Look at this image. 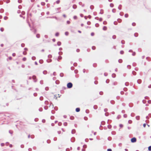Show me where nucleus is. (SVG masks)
<instances>
[{"mask_svg":"<svg viewBox=\"0 0 151 151\" xmlns=\"http://www.w3.org/2000/svg\"><path fill=\"white\" fill-rule=\"evenodd\" d=\"M45 90H47V91L48 90V87H46V88H45Z\"/></svg>","mask_w":151,"mask_h":151,"instance_id":"obj_47","label":"nucleus"},{"mask_svg":"<svg viewBox=\"0 0 151 151\" xmlns=\"http://www.w3.org/2000/svg\"><path fill=\"white\" fill-rule=\"evenodd\" d=\"M21 45L22 47H24V44H22Z\"/></svg>","mask_w":151,"mask_h":151,"instance_id":"obj_44","label":"nucleus"},{"mask_svg":"<svg viewBox=\"0 0 151 151\" xmlns=\"http://www.w3.org/2000/svg\"><path fill=\"white\" fill-rule=\"evenodd\" d=\"M62 57L60 56H59L58 57V60L59 61V60H60L61 59H62Z\"/></svg>","mask_w":151,"mask_h":151,"instance_id":"obj_8","label":"nucleus"},{"mask_svg":"<svg viewBox=\"0 0 151 151\" xmlns=\"http://www.w3.org/2000/svg\"><path fill=\"white\" fill-rule=\"evenodd\" d=\"M8 17H6V16L5 17H4V19L5 20L7 19H8Z\"/></svg>","mask_w":151,"mask_h":151,"instance_id":"obj_27","label":"nucleus"},{"mask_svg":"<svg viewBox=\"0 0 151 151\" xmlns=\"http://www.w3.org/2000/svg\"><path fill=\"white\" fill-rule=\"evenodd\" d=\"M73 19H77V17L76 16H74L73 17Z\"/></svg>","mask_w":151,"mask_h":151,"instance_id":"obj_26","label":"nucleus"},{"mask_svg":"<svg viewBox=\"0 0 151 151\" xmlns=\"http://www.w3.org/2000/svg\"><path fill=\"white\" fill-rule=\"evenodd\" d=\"M134 35L135 37H137V36H138V34L137 33H135L134 34Z\"/></svg>","mask_w":151,"mask_h":151,"instance_id":"obj_37","label":"nucleus"},{"mask_svg":"<svg viewBox=\"0 0 151 151\" xmlns=\"http://www.w3.org/2000/svg\"><path fill=\"white\" fill-rule=\"evenodd\" d=\"M122 59H119L118 60V62L119 63H122Z\"/></svg>","mask_w":151,"mask_h":151,"instance_id":"obj_12","label":"nucleus"},{"mask_svg":"<svg viewBox=\"0 0 151 151\" xmlns=\"http://www.w3.org/2000/svg\"><path fill=\"white\" fill-rule=\"evenodd\" d=\"M22 60L24 61H25L26 60V58H24Z\"/></svg>","mask_w":151,"mask_h":151,"instance_id":"obj_33","label":"nucleus"},{"mask_svg":"<svg viewBox=\"0 0 151 151\" xmlns=\"http://www.w3.org/2000/svg\"><path fill=\"white\" fill-rule=\"evenodd\" d=\"M80 110V109L79 108H76V112H79V111Z\"/></svg>","mask_w":151,"mask_h":151,"instance_id":"obj_6","label":"nucleus"},{"mask_svg":"<svg viewBox=\"0 0 151 151\" xmlns=\"http://www.w3.org/2000/svg\"><path fill=\"white\" fill-rule=\"evenodd\" d=\"M35 58H36L34 56L32 57V59L33 60H35Z\"/></svg>","mask_w":151,"mask_h":151,"instance_id":"obj_19","label":"nucleus"},{"mask_svg":"<svg viewBox=\"0 0 151 151\" xmlns=\"http://www.w3.org/2000/svg\"><path fill=\"white\" fill-rule=\"evenodd\" d=\"M67 24H70V22L69 21H67Z\"/></svg>","mask_w":151,"mask_h":151,"instance_id":"obj_41","label":"nucleus"},{"mask_svg":"<svg viewBox=\"0 0 151 151\" xmlns=\"http://www.w3.org/2000/svg\"><path fill=\"white\" fill-rule=\"evenodd\" d=\"M61 44V42H57V45L58 46H60Z\"/></svg>","mask_w":151,"mask_h":151,"instance_id":"obj_10","label":"nucleus"},{"mask_svg":"<svg viewBox=\"0 0 151 151\" xmlns=\"http://www.w3.org/2000/svg\"><path fill=\"white\" fill-rule=\"evenodd\" d=\"M36 78V77L35 76H32V78L34 80H35Z\"/></svg>","mask_w":151,"mask_h":151,"instance_id":"obj_17","label":"nucleus"},{"mask_svg":"<svg viewBox=\"0 0 151 151\" xmlns=\"http://www.w3.org/2000/svg\"><path fill=\"white\" fill-rule=\"evenodd\" d=\"M43 73L44 74H46L47 73V71L46 70H45V71H43Z\"/></svg>","mask_w":151,"mask_h":151,"instance_id":"obj_14","label":"nucleus"},{"mask_svg":"<svg viewBox=\"0 0 151 151\" xmlns=\"http://www.w3.org/2000/svg\"><path fill=\"white\" fill-rule=\"evenodd\" d=\"M76 51L78 52L79 51V49H77L76 50Z\"/></svg>","mask_w":151,"mask_h":151,"instance_id":"obj_59","label":"nucleus"},{"mask_svg":"<svg viewBox=\"0 0 151 151\" xmlns=\"http://www.w3.org/2000/svg\"><path fill=\"white\" fill-rule=\"evenodd\" d=\"M136 141V139L134 137L131 139V141L132 142H135Z\"/></svg>","mask_w":151,"mask_h":151,"instance_id":"obj_2","label":"nucleus"},{"mask_svg":"<svg viewBox=\"0 0 151 151\" xmlns=\"http://www.w3.org/2000/svg\"><path fill=\"white\" fill-rule=\"evenodd\" d=\"M4 143H1V146H4Z\"/></svg>","mask_w":151,"mask_h":151,"instance_id":"obj_55","label":"nucleus"},{"mask_svg":"<svg viewBox=\"0 0 151 151\" xmlns=\"http://www.w3.org/2000/svg\"><path fill=\"white\" fill-rule=\"evenodd\" d=\"M90 7L91 9H93V6H91Z\"/></svg>","mask_w":151,"mask_h":151,"instance_id":"obj_64","label":"nucleus"},{"mask_svg":"<svg viewBox=\"0 0 151 151\" xmlns=\"http://www.w3.org/2000/svg\"><path fill=\"white\" fill-rule=\"evenodd\" d=\"M99 24H98L96 23L95 24V26L96 27H98L99 26Z\"/></svg>","mask_w":151,"mask_h":151,"instance_id":"obj_28","label":"nucleus"},{"mask_svg":"<svg viewBox=\"0 0 151 151\" xmlns=\"http://www.w3.org/2000/svg\"><path fill=\"white\" fill-rule=\"evenodd\" d=\"M60 2V1L59 0H57L56 1V3L57 4H58Z\"/></svg>","mask_w":151,"mask_h":151,"instance_id":"obj_29","label":"nucleus"},{"mask_svg":"<svg viewBox=\"0 0 151 151\" xmlns=\"http://www.w3.org/2000/svg\"><path fill=\"white\" fill-rule=\"evenodd\" d=\"M124 16L125 17L127 18L128 17V15L127 14H125Z\"/></svg>","mask_w":151,"mask_h":151,"instance_id":"obj_20","label":"nucleus"},{"mask_svg":"<svg viewBox=\"0 0 151 151\" xmlns=\"http://www.w3.org/2000/svg\"><path fill=\"white\" fill-rule=\"evenodd\" d=\"M73 86L72 84L71 83H69L67 85V86L68 88H71Z\"/></svg>","mask_w":151,"mask_h":151,"instance_id":"obj_1","label":"nucleus"},{"mask_svg":"<svg viewBox=\"0 0 151 151\" xmlns=\"http://www.w3.org/2000/svg\"><path fill=\"white\" fill-rule=\"evenodd\" d=\"M124 117L125 118H126L127 117V115L126 114L124 115Z\"/></svg>","mask_w":151,"mask_h":151,"instance_id":"obj_46","label":"nucleus"},{"mask_svg":"<svg viewBox=\"0 0 151 151\" xmlns=\"http://www.w3.org/2000/svg\"><path fill=\"white\" fill-rule=\"evenodd\" d=\"M21 1H22L21 0H18V2L19 3H21Z\"/></svg>","mask_w":151,"mask_h":151,"instance_id":"obj_49","label":"nucleus"},{"mask_svg":"<svg viewBox=\"0 0 151 151\" xmlns=\"http://www.w3.org/2000/svg\"><path fill=\"white\" fill-rule=\"evenodd\" d=\"M91 36H93L94 35V33H91Z\"/></svg>","mask_w":151,"mask_h":151,"instance_id":"obj_53","label":"nucleus"},{"mask_svg":"<svg viewBox=\"0 0 151 151\" xmlns=\"http://www.w3.org/2000/svg\"><path fill=\"white\" fill-rule=\"evenodd\" d=\"M121 5H120L118 7V9L119 10H121Z\"/></svg>","mask_w":151,"mask_h":151,"instance_id":"obj_39","label":"nucleus"},{"mask_svg":"<svg viewBox=\"0 0 151 151\" xmlns=\"http://www.w3.org/2000/svg\"><path fill=\"white\" fill-rule=\"evenodd\" d=\"M68 34L69 33L67 32H66L65 33V35L66 36L68 35Z\"/></svg>","mask_w":151,"mask_h":151,"instance_id":"obj_13","label":"nucleus"},{"mask_svg":"<svg viewBox=\"0 0 151 151\" xmlns=\"http://www.w3.org/2000/svg\"><path fill=\"white\" fill-rule=\"evenodd\" d=\"M59 35V33H58V32H57L55 34V36H58V35Z\"/></svg>","mask_w":151,"mask_h":151,"instance_id":"obj_18","label":"nucleus"},{"mask_svg":"<svg viewBox=\"0 0 151 151\" xmlns=\"http://www.w3.org/2000/svg\"><path fill=\"white\" fill-rule=\"evenodd\" d=\"M103 30H106L107 29V27L106 26H104L103 27Z\"/></svg>","mask_w":151,"mask_h":151,"instance_id":"obj_5","label":"nucleus"},{"mask_svg":"<svg viewBox=\"0 0 151 151\" xmlns=\"http://www.w3.org/2000/svg\"><path fill=\"white\" fill-rule=\"evenodd\" d=\"M127 67L129 69H130V67H131V66L129 65H128L127 66Z\"/></svg>","mask_w":151,"mask_h":151,"instance_id":"obj_45","label":"nucleus"},{"mask_svg":"<svg viewBox=\"0 0 151 151\" xmlns=\"http://www.w3.org/2000/svg\"><path fill=\"white\" fill-rule=\"evenodd\" d=\"M112 38L113 39H116V36L115 35H114L113 36Z\"/></svg>","mask_w":151,"mask_h":151,"instance_id":"obj_24","label":"nucleus"},{"mask_svg":"<svg viewBox=\"0 0 151 151\" xmlns=\"http://www.w3.org/2000/svg\"><path fill=\"white\" fill-rule=\"evenodd\" d=\"M39 63H41V64H42L43 63V61L42 60H39Z\"/></svg>","mask_w":151,"mask_h":151,"instance_id":"obj_11","label":"nucleus"},{"mask_svg":"<svg viewBox=\"0 0 151 151\" xmlns=\"http://www.w3.org/2000/svg\"><path fill=\"white\" fill-rule=\"evenodd\" d=\"M128 122L129 124H131L132 123V121L131 120H129Z\"/></svg>","mask_w":151,"mask_h":151,"instance_id":"obj_32","label":"nucleus"},{"mask_svg":"<svg viewBox=\"0 0 151 151\" xmlns=\"http://www.w3.org/2000/svg\"><path fill=\"white\" fill-rule=\"evenodd\" d=\"M120 53L121 54H122L124 53V52L123 51H121L120 52Z\"/></svg>","mask_w":151,"mask_h":151,"instance_id":"obj_40","label":"nucleus"},{"mask_svg":"<svg viewBox=\"0 0 151 151\" xmlns=\"http://www.w3.org/2000/svg\"><path fill=\"white\" fill-rule=\"evenodd\" d=\"M139 116H137L136 117V119L137 120H138L139 119Z\"/></svg>","mask_w":151,"mask_h":151,"instance_id":"obj_23","label":"nucleus"},{"mask_svg":"<svg viewBox=\"0 0 151 151\" xmlns=\"http://www.w3.org/2000/svg\"><path fill=\"white\" fill-rule=\"evenodd\" d=\"M92 49H93V50H94L95 49H96V47H95V46H93L92 47Z\"/></svg>","mask_w":151,"mask_h":151,"instance_id":"obj_42","label":"nucleus"},{"mask_svg":"<svg viewBox=\"0 0 151 151\" xmlns=\"http://www.w3.org/2000/svg\"><path fill=\"white\" fill-rule=\"evenodd\" d=\"M103 24H107V22L106 21H104L103 22Z\"/></svg>","mask_w":151,"mask_h":151,"instance_id":"obj_31","label":"nucleus"},{"mask_svg":"<svg viewBox=\"0 0 151 151\" xmlns=\"http://www.w3.org/2000/svg\"><path fill=\"white\" fill-rule=\"evenodd\" d=\"M36 37L38 38H39L40 37V35L39 34H37V35H36Z\"/></svg>","mask_w":151,"mask_h":151,"instance_id":"obj_16","label":"nucleus"},{"mask_svg":"<svg viewBox=\"0 0 151 151\" xmlns=\"http://www.w3.org/2000/svg\"><path fill=\"white\" fill-rule=\"evenodd\" d=\"M63 124L64 126H67V124L66 122H64Z\"/></svg>","mask_w":151,"mask_h":151,"instance_id":"obj_35","label":"nucleus"},{"mask_svg":"<svg viewBox=\"0 0 151 151\" xmlns=\"http://www.w3.org/2000/svg\"><path fill=\"white\" fill-rule=\"evenodd\" d=\"M48 57L49 58H51L52 57V56L51 55H49L48 56Z\"/></svg>","mask_w":151,"mask_h":151,"instance_id":"obj_50","label":"nucleus"},{"mask_svg":"<svg viewBox=\"0 0 151 151\" xmlns=\"http://www.w3.org/2000/svg\"><path fill=\"white\" fill-rule=\"evenodd\" d=\"M114 6V5L112 3H111L110 4V6L111 7H113Z\"/></svg>","mask_w":151,"mask_h":151,"instance_id":"obj_9","label":"nucleus"},{"mask_svg":"<svg viewBox=\"0 0 151 151\" xmlns=\"http://www.w3.org/2000/svg\"><path fill=\"white\" fill-rule=\"evenodd\" d=\"M137 82L138 83L140 84L141 83V80L140 79L138 80Z\"/></svg>","mask_w":151,"mask_h":151,"instance_id":"obj_4","label":"nucleus"},{"mask_svg":"<svg viewBox=\"0 0 151 151\" xmlns=\"http://www.w3.org/2000/svg\"><path fill=\"white\" fill-rule=\"evenodd\" d=\"M107 151H112V150L111 149H109L107 150Z\"/></svg>","mask_w":151,"mask_h":151,"instance_id":"obj_52","label":"nucleus"},{"mask_svg":"<svg viewBox=\"0 0 151 151\" xmlns=\"http://www.w3.org/2000/svg\"><path fill=\"white\" fill-rule=\"evenodd\" d=\"M12 59V57H9V60H11Z\"/></svg>","mask_w":151,"mask_h":151,"instance_id":"obj_62","label":"nucleus"},{"mask_svg":"<svg viewBox=\"0 0 151 151\" xmlns=\"http://www.w3.org/2000/svg\"><path fill=\"white\" fill-rule=\"evenodd\" d=\"M112 76L113 78H115V74H113L112 75Z\"/></svg>","mask_w":151,"mask_h":151,"instance_id":"obj_22","label":"nucleus"},{"mask_svg":"<svg viewBox=\"0 0 151 151\" xmlns=\"http://www.w3.org/2000/svg\"><path fill=\"white\" fill-rule=\"evenodd\" d=\"M111 126H108V128L109 129H110L111 128Z\"/></svg>","mask_w":151,"mask_h":151,"instance_id":"obj_58","label":"nucleus"},{"mask_svg":"<svg viewBox=\"0 0 151 151\" xmlns=\"http://www.w3.org/2000/svg\"><path fill=\"white\" fill-rule=\"evenodd\" d=\"M95 19H96L97 20H98L99 19V18L98 17H96L95 18Z\"/></svg>","mask_w":151,"mask_h":151,"instance_id":"obj_60","label":"nucleus"},{"mask_svg":"<svg viewBox=\"0 0 151 151\" xmlns=\"http://www.w3.org/2000/svg\"><path fill=\"white\" fill-rule=\"evenodd\" d=\"M41 4L42 5L44 6L45 5V3L44 2H42L41 3Z\"/></svg>","mask_w":151,"mask_h":151,"instance_id":"obj_30","label":"nucleus"},{"mask_svg":"<svg viewBox=\"0 0 151 151\" xmlns=\"http://www.w3.org/2000/svg\"><path fill=\"white\" fill-rule=\"evenodd\" d=\"M119 127L120 128H122L123 127V125L122 124H120L119 125Z\"/></svg>","mask_w":151,"mask_h":151,"instance_id":"obj_36","label":"nucleus"},{"mask_svg":"<svg viewBox=\"0 0 151 151\" xmlns=\"http://www.w3.org/2000/svg\"><path fill=\"white\" fill-rule=\"evenodd\" d=\"M102 18H99V21H102Z\"/></svg>","mask_w":151,"mask_h":151,"instance_id":"obj_48","label":"nucleus"},{"mask_svg":"<svg viewBox=\"0 0 151 151\" xmlns=\"http://www.w3.org/2000/svg\"><path fill=\"white\" fill-rule=\"evenodd\" d=\"M91 22L89 21L87 22V24L88 25H90L91 24Z\"/></svg>","mask_w":151,"mask_h":151,"instance_id":"obj_38","label":"nucleus"},{"mask_svg":"<svg viewBox=\"0 0 151 151\" xmlns=\"http://www.w3.org/2000/svg\"><path fill=\"white\" fill-rule=\"evenodd\" d=\"M143 125L144 127H145L146 126V124H143Z\"/></svg>","mask_w":151,"mask_h":151,"instance_id":"obj_57","label":"nucleus"},{"mask_svg":"<svg viewBox=\"0 0 151 151\" xmlns=\"http://www.w3.org/2000/svg\"><path fill=\"white\" fill-rule=\"evenodd\" d=\"M52 41L53 42H55V39H52Z\"/></svg>","mask_w":151,"mask_h":151,"instance_id":"obj_61","label":"nucleus"},{"mask_svg":"<svg viewBox=\"0 0 151 151\" xmlns=\"http://www.w3.org/2000/svg\"><path fill=\"white\" fill-rule=\"evenodd\" d=\"M132 25L133 26H134L135 25V23H132Z\"/></svg>","mask_w":151,"mask_h":151,"instance_id":"obj_51","label":"nucleus"},{"mask_svg":"<svg viewBox=\"0 0 151 151\" xmlns=\"http://www.w3.org/2000/svg\"><path fill=\"white\" fill-rule=\"evenodd\" d=\"M148 150L151 151V146H150L148 147Z\"/></svg>","mask_w":151,"mask_h":151,"instance_id":"obj_25","label":"nucleus"},{"mask_svg":"<svg viewBox=\"0 0 151 151\" xmlns=\"http://www.w3.org/2000/svg\"><path fill=\"white\" fill-rule=\"evenodd\" d=\"M12 145H9V147H12Z\"/></svg>","mask_w":151,"mask_h":151,"instance_id":"obj_63","label":"nucleus"},{"mask_svg":"<svg viewBox=\"0 0 151 151\" xmlns=\"http://www.w3.org/2000/svg\"><path fill=\"white\" fill-rule=\"evenodd\" d=\"M23 54L24 55H26L27 54V52H23Z\"/></svg>","mask_w":151,"mask_h":151,"instance_id":"obj_43","label":"nucleus"},{"mask_svg":"<svg viewBox=\"0 0 151 151\" xmlns=\"http://www.w3.org/2000/svg\"><path fill=\"white\" fill-rule=\"evenodd\" d=\"M12 55L13 56H15V53H13L12 54Z\"/></svg>","mask_w":151,"mask_h":151,"instance_id":"obj_54","label":"nucleus"},{"mask_svg":"<svg viewBox=\"0 0 151 151\" xmlns=\"http://www.w3.org/2000/svg\"><path fill=\"white\" fill-rule=\"evenodd\" d=\"M75 132L76 131L74 129H73L71 131L72 133L73 134L75 133Z\"/></svg>","mask_w":151,"mask_h":151,"instance_id":"obj_7","label":"nucleus"},{"mask_svg":"<svg viewBox=\"0 0 151 151\" xmlns=\"http://www.w3.org/2000/svg\"><path fill=\"white\" fill-rule=\"evenodd\" d=\"M73 8L74 9H76V8H77V6L76 5H73Z\"/></svg>","mask_w":151,"mask_h":151,"instance_id":"obj_3","label":"nucleus"},{"mask_svg":"<svg viewBox=\"0 0 151 151\" xmlns=\"http://www.w3.org/2000/svg\"><path fill=\"white\" fill-rule=\"evenodd\" d=\"M132 73L134 75H136V72L135 71H133L132 72Z\"/></svg>","mask_w":151,"mask_h":151,"instance_id":"obj_34","label":"nucleus"},{"mask_svg":"<svg viewBox=\"0 0 151 151\" xmlns=\"http://www.w3.org/2000/svg\"><path fill=\"white\" fill-rule=\"evenodd\" d=\"M51 61V60H47V62L48 63L50 62Z\"/></svg>","mask_w":151,"mask_h":151,"instance_id":"obj_56","label":"nucleus"},{"mask_svg":"<svg viewBox=\"0 0 151 151\" xmlns=\"http://www.w3.org/2000/svg\"><path fill=\"white\" fill-rule=\"evenodd\" d=\"M0 30L1 32H3L4 30V29L3 28H1L0 29Z\"/></svg>","mask_w":151,"mask_h":151,"instance_id":"obj_21","label":"nucleus"},{"mask_svg":"<svg viewBox=\"0 0 151 151\" xmlns=\"http://www.w3.org/2000/svg\"><path fill=\"white\" fill-rule=\"evenodd\" d=\"M112 12L113 13H115L116 12V9H113L112 10Z\"/></svg>","mask_w":151,"mask_h":151,"instance_id":"obj_15","label":"nucleus"}]
</instances>
